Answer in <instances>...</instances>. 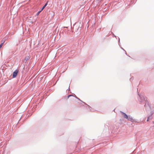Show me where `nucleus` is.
Here are the masks:
<instances>
[{"instance_id":"1","label":"nucleus","mask_w":154,"mask_h":154,"mask_svg":"<svg viewBox=\"0 0 154 154\" xmlns=\"http://www.w3.org/2000/svg\"><path fill=\"white\" fill-rule=\"evenodd\" d=\"M18 71L17 70H15L13 73V78H15L17 75Z\"/></svg>"},{"instance_id":"2","label":"nucleus","mask_w":154,"mask_h":154,"mask_svg":"<svg viewBox=\"0 0 154 154\" xmlns=\"http://www.w3.org/2000/svg\"><path fill=\"white\" fill-rule=\"evenodd\" d=\"M122 113L124 118L126 119H128V116L125 113L122 112Z\"/></svg>"},{"instance_id":"3","label":"nucleus","mask_w":154,"mask_h":154,"mask_svg":"<svg viewBox=\"0 0 154 154\" xmlns=\"http://www.w3.org/2000/svg\"><path fill=\"white\" fill-rule=\"evenodd\" d=\"M128 120L132 122H134V120L133 119L132 117L131 116H129L128 117Z\"/></svg>"},{"instance_id":"4","label":"nucleus","mask_w":154,"mask_h":154,"mask_svg":"<svg viewBox=\"0 0 154 154\" xmlns=\"http://www.w3.org/2000/svg\"><path fill=\"white\" fill-rule=\"evenodd\" d=\"M47 5V2L43 6V7H42V8L41 11H42L44 8H45V7L46 6V5Z\"/></svg>"},{"instance_id":"5","label":"nucleus","mask_w":154,"mask_h":154,"mask_svg":"<svg viewBox=\"0 0 154 154\" xmlns=\"http://www.w3.org/2000/svg\"><path fill=\"white\" fill-rule=\"evenodd\" d=\"M42 11L41 10L40 11H38L37 14V15H38Z\"/></svg>"},{"instance_id":"6","label":"nucleus","mask_w":154,"mask_h":154,"mask_svg":"<svg viewBox=\"0 0 154 154\" xmlns=\"http://www.w3.org/2000/svg\"><path fill=\"white\" fill-rule=\"evenodd\" d=\"M3 45V43H1L0 45V48L2 47Z\"/></svg>"},{"instance_id":"7","label":"nucleus","mask_w":154,"mask_h":154,"mask_svg":"<svg viewBox=\"0 0 154 154\" xmlns=\"http://www.w3.org/2000/svg\"><path fill=\"white\" fill-rule=\"evenodd\" d=\"M71 96H72L73 97V96L72 95H69L68 96V98H69V97H71Z\"/></svg>"},{"instance_id":"8","label":"nucleus","mask_w":154,"mask_h":154,"mask_svg":"<svg viewBox=\"0 0 154 154\" xmlns=\"http://www.w3.org/2000/svg\"><path fill=\"white\" fill-rule=\"evenodd\" d=\"M148 119H149V118H148V119H147V121H148V120H149Z\"/></svg>"},{"instance_id":"9","label":"nucleus","mask_w":154,"mask_h":154,"mask_svg":"<svg viewBox=\"0 0 154 154\" xmlns=\"http://www.w3.org/2000/svg\"><path fill=\"white\" fill-rule=\"evenodd\" d=\"M148 119H149V118H148V119H147V121H148V120H149Z\"/></svg>"}]
</instances>
